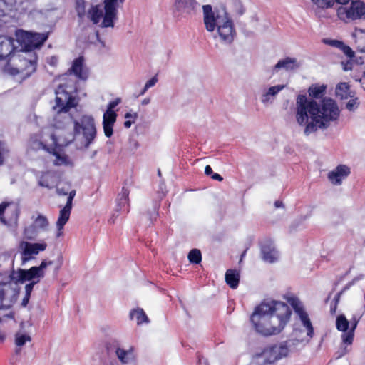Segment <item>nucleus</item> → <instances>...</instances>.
<instances>
[{
	"mask_svg": "<svg viewBox=\"0 0 365 365\" xmlns=\"http://www.w3.org/2000/svg\"><path fill=\"white\" fill-rule=\"evenodd\" d=\"M78 104V100L72 96L64 88L59 86L56 90L55 113L51 123L49 136L51 146H66L75 140V136L82 133L83 142L80 148H88L96 135L94 118L91 115H83L79 120H73L68 113L71 108Z\"/></svg>",
	"mask_w": 365,
	"mask_h": 365,
	"instance_id": "obj_1",
	"label": "nucleus"
},
{
	"mask_svg": "<svg viewBox=\"0 0 365 365\" xmlns=\"http://www.w3.org/2000/svg\"><path fill=\"white\" fill-rule=\"evenodd\" d=\"M340 113L337 102L329 97L319 101L308 99L304 95L297 98L295 119L299 126L304 128V134L307 136L329 128L331 123L338 120Z\"/></svg>",
	"mask_w": 365,
	"mask_h": 365,
	"instance_id": "obj_2",
	"label": "nucleus"
},
{
	"mask_svg": "<svg viewBox=\"0 0 365 365\" xmlns=\"http://www.w3.org/2000/svg\"><path fill=\"white\" fill-rule=\"evenodd\" d=\"M203 21L208 32H215L214 38H219L225 44H230L236 36L234 23L224 9H212L210 5L202 6Z\"/></svg>",
	"mask_w": 365,
	"mask_h": 365,
	"instance_id": "obj_3",
	"label": "nucleus"
},
{
	"mask_svg": "<svg viewBox=\"0 0 365 365\" xmlns=\"http://www.w3.org/2000/svg\"><path fill=\"white\" fill-rule=\"evenodd\" d=\"M52 264L53 261L43 259L39 266H34L29 269H18L11 272L9 279H10L11 282L15 284L17 289L19 283L23 284L26 281L30 282L25 286V297L22 302L24 306H26L29 302L34 285L44 278L46 268Z\"/></svg>",
	"mask_w": 365,
	"mask_h": 365,
	"instance_id": "obj_4",
	"label": "nucleus"
},
{
	"mask_svg": "<svg viewBox=\"0 0 365 365\" xmlns=\"http://www.w3.org/2000/svg\"><path fill=\"white\" fill-rule=\"evenodd\" d=\"M291 314L292 311L286 303L273 299H266L255 308L251 318L252 319L262 318L289 319Z\"/></svg>",
	"mask_w": 365,
	"mask_h": 365,
	"instance_id": "obj_5",
	"label": "nucleus"
},
{
	"mask_svg": "<svg viewBox=\"0 0 365 365\" xmlns=\"http://www.w3.org/2000/svg\"><path fill=\"white\" fill-rule=\"evenodd\" d=\"M117 1L118 0H104L103 8L100 5L93 6L88 11V18L95 24L102 20V27H113L118 14Z\"/></svg>",
	"mask_w": 365,
	"mask_h": 365,
	"instance_id": "obj_6",
	"label": "nucleus"
},
{
	"mask_svg": "<svg viewBox=\"0 0 365 365\" xmlns=\"http://www.w3.org/2000/svg\"><path fill=\"white\" fill-rule=\"evenodd\" d=\"M338 18L344 23L365 20V2L361 0H351L348 6L336 8Z\"/></svg>",
	"mask_w": 365,
	"mask_h": 365,
	"instance_id": "obj_7",
	"label": "nucleus"
},
{
	"mask_svg": "<svg viewBox=\"0 0 365 365\" xmlns=\"http://www.w3.org/2000/svg\"><path fill=\"white\" fill-rule=\"evenodd\" d=\"M56 191L58 195H68V198H67L66 205L64 206V207L63 209H61L60 210L59 217L56 222V226L58 228V232L56 234V237H58L62 235V234H63L62 230L63 228V226L66 224V222L69 220L71 210L72 208V202H73V197L76 195V190H72L71 191H68V188L58 187Z\"/></svg>",
	"mask_w": 365,
	"mask_h": 365,
	"instance_id": "obj_8",
	"label": "nucleus"
},
{
	"mask_svg": "<svg viewBox=\"0 0 365 365\" xmlns=\"http://www.w3.org/2000/svg\"><path fill=\"white\" fill-rule=\"evenodd\" d=\"M47 247V243L44 241L41 242H29L21 241L19 245V253L21 254V265L24 266L29 261L38 255L39 252H43Z\"/></svg>",
	"mask_w": 365,
	"mask_h": 365,
	"instance_id": "obj_9",
	"label": "nucleus"
},
{
	"mask_svg": "<svg viewBox=\"0 0 365 365\" xmlns=\"http://www.w3.org/2000/svg\"><path fill=\"white\" fill-rule=\"evenodd\" d=\"M16 36L17 41L28 49L39 48L48 38L44 34H33L24 31H16Z\"/></svg>",
	"mask_w": 365,
	"mask_h": 365,
	"instance_id": "obj_10",
	"label": "nucleus"
},
{
	"mask_svg": "<svg viewBox=\"0 0 365 365\" xmlns=\"http://www.w3.org/2000/svg\"><path fill=\"white\" fill-rule=\"evenodd\" d=\"M19 290L15 284L10 282V279L6 282H0V309L9 307L13 303L18 295Z\"/></svg>",
	"mask_w": 365,
	"mask_h": 365,
	"instance_id": "obj_11",
	"label": "nucleus"
},
{
	"mask_svg": "<svg viewBox=\"0 0 365 365\" xmlns=\"http://www.w3.org/2000/svg\"><path fill=\"white\" fill-rule=\"evenodd\" d=\"M121 102V99L118 98L113 101L109 103L106 111L103 116V126L104 134L110 138L113 135V127L116 121L117 114L113 109Z\"/></svg>",
	"mask_w": 365,
	"mask_h": 365,
	"instance_id": "obj_12",
	"label": "nucleus"
},
{
	"mask_svg": "<svg viewBox=\"0 0 365 365\" xmlns=\"http://www.w3.org/2000/svg\"><path fill=\"white\" fill-rule=\"evenodd\" d=\"M34 223L32 225L29 226L24 229L25 237L29 240H32L36 235V229L45 230L49 225V222L47 217L43 215H38L36 217H34Z\"/></svg>",
	"mask_w": 365,
	"mask_h": 365,
	"instance_id": "obj_13",
	"label": "nucleus"
},
{
	"mask_svg": "<svg viewBox=\"0 0 365 365\" xmlns=\"http://www.w3.org/2000/svg\"><path fill=\"white\" fill-rule=\"evenodd\" d=\"M350 174V168L345 165H339L328 173V179L331 184L340 185Z\"/></svg>",
	"mask_w": 365,
	"mask_h": 365,
	"instance_id": "obj_14",
	"label": "nucleus"
},
{
	"mask_svg": "<svg viewBox=\"0 0 365 365\" xmlns=\"http://www.w3.org/2000/svg\"><path fill=\"white\" fill-rule=\"evenodd\" d=\"M284 85H276L263 89L260 101L264 106L272 103L277 94L284 88Z\"/></svg>",
	"mask_w": 365,
	"mask_h": 365,
	"instance_id": "obj_15",
	"label": "nucleus"
},
{
	"mask_svg": "<svg viewBox=\"0 0 365 365\" xmlns=\"http://www.w3.org/2000/svg\"><path fill=\"white\" fill-rule=\"evenodd\" d=\"M300 66L299 62L294 58L287 57L279 60L273 68L274 73H277L280 70L284 71H293L299 68Z\"/></svg>",
	"mask_w": 365,
	"mask_h": 365,
	"instance_id": "obj_16",
	"label": "nucleus"
},
{
	"mask_svg": "<svg viewBox=\"0 0 365 365\" xmlns=\"http://www.w3.org/2000/svg\"><path fill=\"white\" fill-rule=\"evenodd\" d=\"M261 253L263 260L269 263L274 262L279 257L275 247L270 242H266L262 246Z\"/></svg>",
	"mask_w": 365,
	"mask_h": 365,
	"instance_id": "obj_17",
	"label": "nucleus"
},
{
	"mask_svg": "<svg viewBox=\"0 0 365 365\" xmlns=\"http://www.w3.org/2000/svg\"><path fill=\"white\" fill-rule=\"evenodd\" d=\"M287 302L299 319H309V315L304 305L297 297H290L287 298Z\"/></svg>",
	"mask_w": 365,
	"mask_h": 365,
	"instance_id": "obj_18",
	"label": "nucleus"
},
{
	"mask_svg": "<svg viewBox=\"0 0 365 365\" xmlns=\"http://www.w3.org/2000/svg\"><path fill=\"white\" fill-rule=\"evenodd\" d=\"M14 46L11 38L0 36V59L8 57L14 51Z\"/></svg>",
	"mask_w": 365,
	"mask_h": 365,
	"instance_id": "obj_19",
	"label": "nucleus"
},
{
	"mask_svg": "<svg viewBox=\"0 0 365 365\" xmlns=\"http://www.w3.org/2000/svg\"><path fill=\"white\" fill-rule=\"evenodd\" d=\"M70 72L81 79H86L88 77V71L83 66V58L80 57L74 60Z\"/></svg>",
	"mask_w": 365,
	"mask_h": 365,
	"instance_id": "obj_20",
	"label": "nucleus"
},
{
	"mask_svg": "<svg viewBox=\"0 0 365 365\" xmlns=\"http://www.w3.org/2000/svg\"><path fill=\"white\" fill-rule=\"evenodd\" d=\"M240 272L236 269H227L225 276L227 284L233 289L237 288L240 282Z\"/></svg>",
	"mask_w": 365,
	"mask_h": 365,
	"instance_id": "obj_21",
	"label": "nucleus"
},
{
	"mask_svg": "<svg viewBox=\"0 0 365 365\" xmlns=\"http://www.w3.org/2000/svg\"><path fill=\"white\" fill-rule=\"evenodd\" d=\"M195 0H175V7L178 11L190 13L195 9Z\"/></svg>",
	"mask_w": 365,
	"mask_h": 365,
	"instance_id": "obj_22",
	"label": "nucleus"
},
{
	"mask_svg": "<svg viewBox=\"0 0 365 365\" xmlns=\"http://www.w3.org/2000/svg\"><path fill=\"white\" fill-rule=\"evenodd\" d=\"M335 93L337 97L341 100L352 98V92L350 90L349 85L347 83H339L336 86Z\"/></svg>",
	"mask_w": 365,
	"mask_h": 365,
	"instance_id": "obj_23",
	"label": "nucleus"
},
{
	"mask_svg": "<svg viewBox=\"0 0 365 365\" xmlns=\"http://www.w3.org/2000/svg\"><path fill=\"white\" fill-rule=\"evenodd\" d=\"M43 140L45 143L36 139V138H31L29 142V149L32 150H38L43 149L51 153L49 148H47L48 146L51 147V145H48V143H51V142H48V140L46 138V136L43 138Z\"/></svg>",
	"mask_w": 365,
	"mask_h": 365,
	"instance_id": "obj_24",
	"label": "nucleus"
},
{
	"mask_svg": "<svg viewBox=\"0 0 365 365\" xmlns=\"http://www.w3.org/2000/svg\"><path fill=\"white\" fill-rule=\"evenodd\" d=\"M312 4L316 6V13L319 14L325 9L332 8L334 6L333 0H310Z\"/></svg>",
	"mask_w": 365,
	"mask_h": 365,
	"instance_id": "obj_25",
	"label": "nucleus"
},
{
	"mask_svg": "<svg viewBox=\"0 0 365 365\" xmlns=\"http://www.w3.org/2000/svg\"><path fill=\"white\" fill-rule=\"evenodd\" d=\"M327 86L324 85H312L309 88V94L314 98H322L326 91Z\"/></svg>",
	"mask_w": 365,
	"mask_h": 365,
	"instance_id": "obj_26",
	"label": "nucleus"
},
{
	"mask_svg": "<svg viewBox=\"0 0 365 365\" xmlns=\"http://www.w3.org/2000/svg\"><path fill=\"white\" fill-rule=\"evenodd\" d=\"M53 155L54 156L53 164L55 165H63L69 164V160L66 155L63 153L56 151L55 149H53Z\"/></svg>",
	"mask_w": 365,
	"mask_h": 365,
	"instance_id": "obj_27",
	"label": "nucleus"
},
{
	"mask_svg": "<svg viewBox=\"0 0 365 365\" xmlns=\"http://www.w3.org/2000/svg\"><path fill=\"white\" fill-rule=\"evenodd\" d=\"M16 4V0H0V16H5L11 11Z\"/></svg>",
	"mask_w": 365,
	"mask_h": 365,
	"instance_id": "obj_28",
	"label": "nucleus"
},
{
	"mask_svg": "<svg viewBox=\"0 0 365 365\" xmlns=\"http://www.w3.org/2000/svg\"><path fill=\"white\" fill-rule=\"evenodd\" d=\"M188 259L191 263L199 264L202 260L201 252L197 249L192 250L188 254Z\"/></svg>",
	"mask_w": 365,
	"mask_h": 365,
	"instance_id": "obj_29",
	"label": "nucleus"
},
{
	"mask_svg": "<svg viewBox=\"0 0 365 365\" xmlns=\"http://www.w3.org/2000/svg\"><path fill=\"white\" fill-rule=\"evenodd\" d=\"M130 317L131 319H148L143 309L136 308L130 311Z\"/></svg>",
	"mask_w": 365,
	"mask_h": 365,
	"instance_id": "obj_30",
	"label": "nucleus"
},
{
	"mask_svg": "<svg viewBox=\"0 0 365 365\" xmlns=\"http://www.w3.org/2000/svg\"><path fill=\"white\" fill-rule=\"evenodd\" d=\"M359 103V98L357 97L354 98L353 96L346 103V108L349 111L354 112L358 108Z\"/></svg>",
	"mask_w": 365,
	"mask_h": 365,
	"instance_id": "obj_31",
	"label": "nucleus"
},
{
	"mask_svg": "<svg viewBox=\"0 0 365 365\" xmlns=\"http://www.w3.org/2000/svg\"><path fill=\"white\" fill-rule=\"evenodd\" d=\"M9 150L5 143L0 141V165L4 163V158L9 153Z\"/></svg>",
	"mask_w": 365,
	"mask_h": 365,
	"instance_id": "obj_32",
	"label": "nucleus"
},
{
	"mask_svg": "<svg viewBox=\"0 0 365 365\" xmlns=\"http://www.w3.org/2000/svg\"><path fill=\"white\" fill-rule=\"evenodd\" d=\"M17 58L14 59V61H16ZM19 61L22 64V66H29L30 69L29 71L32 72L35 71V63L31 60H27L26 58H18Z\"/></svg>",
	"mask_w": 365,
	"mask_h": 365,
	"instance_id": "obj_33",
	"label": "nucleus"
},
{
	"mask_svg": "<svg viewBox=\"0 0 365 365\" xmlns=\"http://www.w3.org/2000/svg\"><path fill=\"white\" fill-rule=\"evenodd\" d=\"M129 192L127 189L123 188L119 198L120 205H125L128 200Z\"/></svg>",
	"mask_w": 365,
	"mask_h": 365,
	"instance_id": "obj_34",
	"label": "nucleus"
},
{
	"mask_svg": "<svg viewBox=\"0 0 365 365\" xmlns=\"http://www.w3.org/2000/svg\"><path fill=\"white\" fill-rule=\"evenodd\" d=\"M11 205L10 203H8V202H2L1 205H0V220L1 222L4 224V225H7V222L6 220H5V218L2 216L3 215V213L5 211V210L9 206Z\"/></svg>",
	"mask_w": 365,
	"mask_h": 365,
	"instance_id": "obj_35",
	"label": "nucleus"
},
{
	"mask_svg": "<svg viewBox=\"0 0 365 365\" xmlns=\"http://www.w3.org/2000/svg\"><path fill=\"white\" fill-rule=\"evenodd\" d=\"M354 79L356 81H359L365 90V69L362 71L361 73L356 74L354 76Z\"/></svg>",
	"mask_w": 365,
	"mask_h": 365,
	"instance_id": "obj_36",
	"label": "nucleus"
},
{
	"mask_svg": "<svg viewBox=\"0 0 365 365\" xmlns=\"http://www.w3.org/2000/svg\"><path fill=\"white\" fill-rule=\"evenodd\" d=\"M324 42L327 44H329L331 46H334V47H336V48H338L341 50V47L343 46V44L344 43L342 41H337V40H328V39H325L324 40Z\"/></svg>",
	"mask_w": 365,
	"mask_h": 365,
	"instance_id": "obj_37",
	"label": "nucleus"
},
{
	"mask_svg": "<svg viewBox=\"0 0 365 365\" xmlns=\"http://www.w3.org/2000/svg\"><path fill=\"white\" fill-rule=\"evenodd\" d=\"M76 11L79 16H82L85 13V6L83 1H78L76 5Z\"/></svg>",
	"mask_w": 365,
	"mask_h": 365,
	"instance_id": "obj_38",
	"label": "nucleus"
},
{
	"mask_svg": "<svg viewBox=\"0 0 365 365\" xmlns=\"http://www.w3.org/2000/svg\"><path fill=\"white\" fill-rule=\"evenodd\" d=\"M341 50L344 52V53L349 58H352L354 56V51H352V49L345 45L344 43L343 44V46L341 47Z\"/></svg>",
	"mask_w": 365,
	"mask_h": 365,
	"instance_id": "obj_39",
	"label": "nucleus"
},
{
	"mask_svg": "<svg viewBox=\"0 0 365 365\" xmlns=\"http://www.w3.org/2000/svg\"><path fill=\"white\" fill-rule=\"evenodd\" d=\"M157 82H158V78L156 76L153 77L152 78H150L145 83V89H149L150 88L153 87L156 84Z\"/></svg>",
	"mask_w": 365,
	"mask_h": 365,
	"instance_id": "obj_40",
	"label": "nucleus"
},
{
	"mask_svg": "<svg viewBox=\"0 0 365 365\" xmlns=\"http://www.w3.org/2000/svg\"><path fill=\"white\" fill-rule=\"evenodd\" d=\"M11 211L14 213V216L12 217V220L14 221L15 225H16L17 221H18L19 215V209L17 206H14Z\"/></svg>",
	"mask_w": 365,
	"mask_h": 365,
	"instance_id": "obj_41",
	"label": "nucleus"
},
{
	"mask_svg": "<svg viewBox=\"0 0 365 365\" xmlns=\"http://www.w3.org/2000/svg\"><path fill=\"white\" fill-rule=\"evenodd\" d=\"M138 113H131L128 112L125 114V118L128 120H133L135 121L138 118Z\"/></svg>",
	"mask_w": 365,
	"mask_h": 365,
	"instance_id": "obj_42",
	"label": "nucleus"
},
{
	"mask_svg": "<svg viewBox=\"0 0 365 365\" xmlns=\"http://www.w3.org/2000/svg\"><path fill=\"white\" fill-rule=\"evenodd\" d=\"M333 1H334V4L335 3H336L339 5V6H348L350 4V2L351 1V0H333Z\"/></svg>",
	"mask_w": 365,
	"mask_h": 365,
	"instance_id": "obj_43",
	"label": "nucleus"
},
{
	"mask_svg": "<svg viewBox=\"0 0 365 365\" xmlns=\"http://www.w3.org/2000/svg\"><path fill=\"white\" fill-rule=\"evenodd\" d=\"M212 178L215 180L222 181L223 180L222 177L217 174V173H213L212 175Z\"/></svg>",
	"mask_w": 365,
	"mask_h": 365,
	"instance_id": "obj_44",
	"label": "nucleus"
},
{
	"mask_svg": "<svg viewBox=\"0 0 365 365\" xmlns=\"http://www.w3.org/2000/svg\"><path fill=\"white\" fill-rule=\"evenodd\" d=\"M205 173L207 175H212V170L210 165L205 168Z\"/></svg>",
	"mask_w": 365,
	"mask_h": 365,
	"instance_id": "obj_45",
	"label": "nucleus"
},
{
	"mask_svg": "<svg viewBox=\"0 0 365 365\" xmlns=\"http://www.w3.org/2000/svg\"><path fill=\"white\" fill-rule=\"evenodd\" d=\"M134 122H135V121L131 120H128L125 121V122H124V126H125V128H129L131 126V125H132L133 123H134Z\"/></svg>",
	"mask_w": 365,
	"mask_h": 365,
	"instance_id": "obj_46",
	"label": "nucleus"
},
{
	"mask_svg": "<svg viewBox=\"0 0 365 365\" xmlns=\"http://www.w3.org/2000/svg\"><path fill=\"white\" fill-rule=\"evenodd\" d=\"M150 102V98H144L142 101L141 104L143 105V106H145V105L149 104Z\"/></svg>",
	"mask_w": 365,
	"mask_h": 365,
	"instance_id": "obj_47",
	"label": "nucleus"
},
{
	"mask_svg": "<svg viewBox=\"0 0 365 365\" xmlns=\"http://www.w3.org/2000/svg\"><path fill=\"white\" fill-rule=\"evenodd\" d=\"M274 206L277 208L282 207H283V202L282 201L277 200L274 202Z\"/></svg>",
	"mask_w": 365,
	"mask_h": 365,
	"instance_id": "obj_48",
	"label": "nucleus"
},
{
	"mask_svg": "<svg viewBox=\"0 0 365 365\" xmlns=\"http://www.w3.org/2000/svg\"><path fill=\"white\" fill-rule=\"evenodd\" d=\"M14 70H15V72L13 73L14 74L22 72L24 71V68L21 66H18L17 68H14Z\"/></svg>",
	"mask_w": 365,
	"mask_h": 365,
	"instance_id": "obj_49",
	"label": "nucleus"
},
{
	"mask_svg": "<svg viewBox=\"0 0 365 365\" xmlns=\"http://www.w3.org/2000/svg\"><path fill=\"white\" fill-rule=\"evenodd\" d=\"M39 184L41 185V186H43V187H48L49 185L48 183H46L44 180H42L39 182Z\"/></svg>",
	"mask_w": 365,
	"mask_h": 365,
	"instance_id": "obj_50",
	"label": "nucleus"
},
{
	"mask_svg": "<svg viewBox=\"0 0 365 365\" xmlns=\"http://www.w3.org/2000/svg\"><path fill=\"white\" fill-rule=\"evenodd\" d=\"M58 261H59V265H58V267H56V270H58V269L60 268L61 265V264H62V263H63V257H62V256H61V257L58 258Z\"/></svg>",
	"mask_w": 365,
	"mask_h": 365,
	"instance_id": "obj_51",
	"label": "nucleus"
},
{
	"mask_svg": "<svg viewBox=\"0 0 365 365\" xmlns=\"http://www.w3.org/2000/svg\"><path fill=\"white\" fill-rule=\"evenodd\" d=\"M358 50L361 53H365V46L361 47L360 46H359Z\"/></svg>",
	"mask_w": 365,
	"mask_h": 365,
	"instance_id": "obj_52",
	"label": "nucleus"
},
{
	"mask_svg": "<svg viewBox=\"0 0 365 365\" xmlns=\"http://www.w3.org/2000/svg\"><path fill=\"white\" fill-rule=\"evenodd\" d=\"M336 319L341 320V319H346V317H345L344 315L341 314V315H339V316H338V317H336Z\"/></svg>",
	"mask_w": 365,
	"mask_h": 365,
	"instance_id": "obj_53",
	"label": "nucleus"
},
{
	"mask_svg": "<svg viewBox=\"0 0 365 365\" xmlns=\"http://www.w3.org/2000/svg\"><path fill=\"white\" fill-rule=\"evenodd\" d=\"M148 89H145V86H144L143 89L141 91L140 95H144V93L148 91Z\"/></svg>",
	"mask_w": 365,
	"mask_h": 365,
	"instance_id": "obj_54",
	"label": "nucleus"
},
{
	"mask_svg": "<svg viewBox=\"0 0 365 365\" xmlns=\"http://www.w3.org/2000/svg\"><path fill=\"white\" fill-rule=\"evenodd\" d=\"M356 32L365 33V29H356Z\"/></svg>",
	"mask_w": 365,
	"mask_h": 365,
	"instance_id": "obj_55",
	"label": "nucleus"
},
{
	"mask_svg": "<svg viewBox=\"0 0 365 365\" xmlns=\"http://www.w3.org/2000/svg\"><path fill=\"white\" fill-rule=\"evenodd\" d=\"M344 71H348V70L351 69V67H349V66H348V64H347L346 66H344Z\"/></svg>",
	"mask_w": 365,
	"mask_h": 365,
	"instance_id": "obj_56",
	"label": "nucleus"
},
{
	"mask_svg": "<svg viewBox=\"0 0 365 365\" xmlns=\"http://www.w3.org/2000/svg\"><path fill=\"white\" fill-rule=\"evenodd\" d=\"M157 215H158V212H157V211H156V209H155V210H154V212H153V216H154V217L155 218Z\"/></svg>",
	"mask_w": 365,
	"mask_h": 365,
	"instance_id": "obj_57",
	"label": "nucleus"
},
{
	"mask_svg": "<svg viewBox=\"0 0 365 365\" xmlns=\"http://www.w3.org/2000/svg\"><path fill=\"white\" fill-rule=\"evenodd\" d=\"M119 1H120V2H123V1H124V0H119Z\"/></svg>",
	"mask_w": 365,
	"mask_h": 365,
	"instance_id": "obj_58",
	"label": "nucleus"
}]
</instances>
